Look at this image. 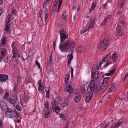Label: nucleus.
<instances>
[{"label":"nucleus","mask_w":128,"mask_h":128,"mask_svg":"<svg viewBox=\"0 0 128 128\" xmlns=\"http://www.w3.org/2000/svg\"><path fill=\"white\" fill-rule=\"evenodd\" d=\"M95 89V83L94 80H92L90 82L87 90V93L86 95V100L87 102H89L91 99L92 93Z\"/></svg>","instance_id":"obj_1"},{"label":"nucleus","mask_w":128,"mask_h":128,"mask_svg":"<svg viewBox=\"0 0 128 128\" xmlns=\"http://www.w3.org/2000/svg\"><path fill=\"white\" fill-rule=\"evenodd\" d=\"M62 42H60L59 45V48L61 51L63 52H64L63 50H71L72 49L74 48L75 46L73 41H68L64 44L62 46Z\"/></svg>","instance_id":"obj_2"},{"label":"nucleus","mask_w":128,"mask_h":128,"mask_svg":"<svg viewBox=\"0 0 128 128\" xmlns=\"http://www.w3.org/2000/svg\"><path fill=\"white\" fill-rule=\"evenodd\" d=\"M62 0H55L52 6V11L50 13L51 15H53L55 12L58 5V8L57 11L58 12L59 9L62 4Z\"/></svg>","instance_id":"obj_3"},{"label":"nucleus","mask_w":128,"mask_h":128,"mask_svg":"<svg viewBox=\"0 0 128 128\" xmlns=\"http://www.w3.org/2000/svg\"><path fill=\"white\" fill-rule=\"evenodd\" d=\"M109 40L108 38L104 39L98 45V48L102 52H104L108 44Z\"/></svg>","instance_id":"obj_4"},{"label":"nucleus","mask_w":128,"mask_h":128,"mask_svg":"<svg viewBox=\"0 0 128 128\" xmlns=\"http://www.w3.org/2000/svg\"><path fill=\"white\" fill-rule=\"evenodd\" d=\"M104 62H106V64L104 66V68H106L110 64H112V60L111 57V53L108 54L103 58Z\"/></svg>","instance_id":"obj_5"},{"label":"nucleus","mask_w":128,"mask_h":128,"mask_svg":"<svg viewBox=\"0 0 128 128\" xmlns=\"http://www.w3.org/2000/svg\"><path fill=\"white\" fill-rule=\"evenodd\" d=\"M60 41L63 42L68 37V34L66 30L63 28L61 29L60 31Z\"/></svg>","instance_id":"obj_6"},{"label":"nucleus","mask_w":128,"mask_h":128,"mask_svg":"<svg viewBox=\"0 0 128 128\" xmlns=\"http://www.w3.org/2000/svg\"><path fill=\"white\" fill-rule=\"evenodd\" d=\"M95 22V20L94 19L92 18H91L90 21L87 25V27L86 28L85 30H82L80 31V33L81 34L84 33L85 32L88 31L92 28L94 23Z\"/></svg>","instance_id":"obj_7"},{"label":"nucleus","mask_w":128,"mask_h":128,"mask_svg":"<svg viewBox=\"0 0 128 128\" xmlns=\"http://www.w3.org/2000/svg\"><path fill=\"white\" fill-rule=\"evenodd\" d=\"M91 76L93 78L94 80L96 82H97V83L99 82V77L100 76L99 73L98 71H95L92 72Z\"/></svg>","instance_id":"obj_8"},{"label":"nucleus","mask_w":128,"mask_h":128,"mask_svg":"<svg viewBox=\"0 0 128 128\" xmlns=\"http://www.w3.org/2000/svg\"><path fill=\"white\" fill-rule=\"evenodd\" d=\"M15 114L14 112L10 109L8 110L5 113L6 116L10 118H12L15 116Z\"/></svg>","instance_id":"obj_9"},{"label":"nucleus","mask_w":128,"mask_h":128,"mask_svg":"<svg viewBox=\"0 0 128 128\" xmlns=\"http://www.w3.org/2000/svg\"><path fill=\"white\" fill-rule=\"evenodd\" d=\"M7 50L5 48H3L0 50V58H3L7 54Z\"/></svg>","instance_id":"obj_10"},{"label":"nucleus","mask_w":128,"mask_h":128,"mask_svg":"<svg viewBox=\"0 0 128 128\" xmlns=\"http://www.w3.org/2000/svg\"><path fill=\"white\" fill-rule=\"evenodd\" d=\"M73 52V50H71L70 51H69V52H70V54L68 55L67 57L68 60V64H70L73 58V56L72 55Z\"/></svg>","instance_id":"obj_11"},{"label":"nucleus","mask_w":128,"mask_h":128,"mask_svg":"<svg viewBox=\"0 0 128 128\" xmlns=\"http://www.w3.org/2000/svg\"><path fill=\"white\" fill-rule=\"evenodd\" d=\"M12 52L13 54L12 58H15L16 57H18L19 58L20 57L19 55V53L17 48H14L12 50Z\"/></svg>","instance_id":"obj_12"},{"label":"nucleus","mask_w":128,"mask_h":128,"mask_svg":"<svg viewBox=\"0 0 128 128\" xmlns=\"http://www.w3.org/2000/svg\"><path fill=\"white\" fill-rule=\"evenodd\" d=\"M8 101L12 104H14L17 102L18 98L16 96H12L9 98Z\"/></svg>","instance_id":"obj_13"},{"label":"nucleus","mask_w":128,"mask_h":128,"mask_svg":"<svg viewBox=\"0 0 128 128\" xmlns=\"http://www.w3.org/2000/svg\"><path fill=\"white\" fill-rule=\"evenodd\" d=\"M0 106L3 110H6L8 109V107L6 102L3 100H2L1 102Z\"/></svg>","instance_id":"obj_14"},{"label":"nucleus","mask_w":128,"mask_h":128,"mask_svg":"<svg viewBox=\"0 0 128 128\" xmlns=\"http://www.w3.org/2000/svg\"><path fill=\"white\" fill-rule=\"evenodd\" d=\"M8 78V76L5 74H0V82H4Z\"/></svg>","instance_id":"obj_15"},{"label":"nucleus","mask_w":128,"mask_h":128,"mask_svg":"<svg viewBox=\"0 0 128 128\" xmlns=\"http://www.w3.org/2000/svg\"><path fill=\"white\" fill-rule=\"evenodd\" d=\"M65 91H66L69 93L72 94L73 92V90L71 86L69 84L66 86L64 89Z\"/></svg>","instance_id":"obj_16"},{"label":"nucleus","mask_w":128,"mask_h":128,"mask_svg":"<svg viewBox=\"0 0 128 128\" xmlns=\"http://www.w3.org/2000/svg\"><path fill=\"white\" fill-rule=\"evenodd\" d=\"M115 35L116 36H120V37L122 36L124 34V32L122 30L118 31H115Z\"/></svg>","instance_id":"obj_17"},{"label":"nucleus","mask_w":128,"mask_h":128,"mask_svg":"<svg viewBox=\"0 0 128 128\" xmlns=\"http://www.w3.org/2000/svg\"><path fill=\"white\" fill-rule=\"evenodd\" d=\"M82 97V95L80 94H77L74 98V101L76 103H77L80 100L81 98Z\"/></svg>","instance_id":"obj_18"},{"label":"nucleus","mask_w":128,"mask_h":128,"mask_svg":"<svg viewBox=\"0 0 128 128\" xmlns=\"http://www.w3.org/2000/svg\"><path fill=\"white\" fill-rule=\"evenodd\" d=\"M105 86V85L102 84L101 86H100V85L98 84L96 86V89L97 91H99L100 90H102L104 88Z\"/></svg>","instance_id":"obj_19"},{"label":"nucleus","mask_w":128,"mask_h":128,"mask_svg":"<svg viewBox=\"0 0 128 128\" xmlns=\"http://www.w3.org/2000/svg\"><path fill=\"white\" fill-rule=\"evenodd\" d=\"M6 38L5 37H3L2 39L1 40V42L0 44V46L2 47L4 46V45L6 44Z\"/></svg>","instance_id":"obj_20"},{"label":"nucleus","mask_w":128,"mask_h":128,"mask_svg":"<svg viewBox=\"0 0 128 128\" xmlns=\"http://www.w3.org/2000/svg\"><path fill=\"white\" fill-rule=\"evenodd\" d=\"M109 77H107L104 78V79L102 84L105 85V86L109 82Z\"/></svg>","instance_id":"obj_21"},{"label":"nucleus","mask_w":128,"mask_h":128,"mask_svg":"<svg viewBox=\"0 0 128 128\" xmlns=\"http://www.w3.org/2000/svg\"><path fill=\"white\" fill-rule=\"evenodd\" d=\"M125 0H121L118 5L120 8V9H123V7L124 5V1Z\"/></svg>","instance_id":"obj_22"},{"label":"nucleus","mask_w":128,"mask_h":128,"mask_svg":"<svg viewBox=\"0 0 128 128\" xmlns=\"http://www.w3.org/2000/svg\"><path fill=\"white\" fill-rule=\"evenodd\" d=\"M66 11H64L63 13L62 14L61 16L62 18L65 21L68 18L67 15L66 14Z\"/></svg>","instance_id":"obj_23"},{"label":"nucleus","mask_w":128,"mask_h":128,"mask_svg":"<svg viewBox=\"0 0 128 128\" xmlns=\"http://www.w3.org/2000/svg\"><path fill=\"white\" fill-rule=\"evenodd\" d=\"M76 50L77 52L79 53L82 52L84 51V48L82 46H79L78 47Z\"/></svg>","instance_id":"obj_24"},{"label":"nucleus","mask_w":128,"mask_h":128,"mask_svg":"<svg viewBox=\"0 0 128 128\" xmlns=\"http://www.w3.org/2000/svg\"><path fill=\"white\" fill-rule=\"evenodd\" d=\"M52 108L53 109H54V108L56 107L57 106H58V103L56 101L53 102L52 103Z\"/></svg>","instance_id":"obj_25"},{"label":"nucleus","mask_w":128,"mask_h":128,"mask_svg":"<svg viewBox=\"0 0 128 128\" xmlns=\"http://www.w3.org/2000/svg\"><path fill=\"white\" fill-rule=\"evenodd\" d=\"M54 110L55 112L57 114L59 113L61 110L60 107L58 106L54 108Z\"/></svg>","instance_id":"obj_26"},{"label":"nucleus","mask_w":128,"mask_h":128,"mask_svg":"<svg viewBox=\"0 0 128 128\" xmlns=\"http://www.w3.org/2000/svg\"><path fill=\"white\" fill-rule=\"evenodd\" d=\"M48 9L47 8H46L44 10V19L45 22H46L48 17Z\"/></svg>","instance_id":"obj_27"},{"label":"nucleus","mask_w":128,"mask_h":128,"mask_svg":"<svg viewBox=\"0 0 128 128\" xmlns=\"http://www.w3.org/2000/svg\"><path fill=\"white\" fill-rule=\"evenodd\" d=\"M111 55L112 60H113L114 61H115L117 60V54L115 53L112 54H111Z\"/></svg>","instance_id":"obj_28"},{"label":"nucleus","mask_w":128,"mask_h":128,"mask_svg":"<svg viewBox=\"0 0 128 128\" xmlns=\"http://www.w3.org/2000/svg\"><path fill=\"white\" fill-rule=\"evenodd\" d=\"M115 85H112L108 89L109 92L113 91L115 89Z\"/></svg>","instance_id":"obj_29"},{"label":"nucleus","mask_w":128,"mask_h":128,"mask_svg":"<svg viewBox=\"0 0 128 128\" xmlns=\"http://www.w3.org/2000/svg\"><path fill=\"white\" fill-rule=\"evenodd\" d=\"M108 124H106L105 122L101 124L100 125V128H106L108 126Z\"/></svg>","instance_id":"obj_30"},{"label":"nucleus","mask_w":128,"mask_h":128,"mask_svg":"<svg viewBox=\"0 0 128 128\" xmlns=\"http://www.w3.org/2000/svg\"><path fill=\"white\" fill-rule=\"evenodd\" d=\"M4 99L8 100L10 98L9 97V95L8 92H6V94L4 95Z\"/></svg>","instance_id":"obj_31"},{"label":"nucleus","mask_w":128,"mask_h":128,"mask_svg":"<svg viewBox=\"0 0 128 128\" xmlns=\"http://www.w3.org/2000/svg\"><path fill=\"white\" fill-rule=\"evenodd\" d=\"M110 17H107L106 18L105 20L103 21V22L102 23V26H104V25L107 22L109 18Z\"/></svg>","instance_id":"obj_32"},{"label":"nucleus","mask_w":128,"mask_h":128,"mask_svg":"<svg viewBox=\"0 0 128 128\" xmlns=\"http://www.w3.org/2000/svg\"><path fill=\"white\" fill-rule=\"evenodd\" d=\"M92 69L94 70H99L98 65L97 64H95L92 67Z\"/></svg>","instance_id":"obj_33"},{"label":"nucleus","mask_w":128,"mask_h":128,"mask_svg":"<svg viewBox=\"0 0 128 128\" xmlns=\"http://www.w3.org/2000/svg\"><path fill=\"white\" fill-rule=\"evenodd\" d=\"M5 28L4 31L5 32H6V33H7L8 32H9L10 29V26H5Z\"/></svg>","instance_id":"obj_34"},{"label":"nucleus","mask_w":128,"mask_h":128,"mask_svg":"<svg viewBox=\"0 0 128 128\" xmlns=\"http://www.w3.org/2000/svg\"><path fill=\"white\" fill-rule=\"evenodd\" d=\"M52 58H49L48 60V66H51L52 64Z\"/></svg>","instance_id":"obj_35"},{"label":"nucleus","mask_w":128,"mask_h":128,"mask_svg":"<svg viewBox=\"0 0 128 128\" xmlns=\"http://www.w3.org/2000/svg\"><path fill=\"white\" fill-rule=\"evenodd\" d=\"M95 4L94 2L92 3L91 8L90 9V10L91 11V10H93L95 7Z\"/></svg>","instance_id":"obj_36"},{"label":"nucleus","mask_w":128,"mask_h":128,"mask_svg":"<svg viewBox=\"0 0 128 128\" xmlns=\"http://www.w3.org/2000/svg\"><path fill=\"white\" fill-rule=\"evenodd\" d=\"M47 110V111H44L45 114V117L46 118H48L50 116L49 114V111L48 110Z\"/></svg>","instance_id":"obj_37"},{"label":"nucleus","mask_w":128,"mask_h":128,"mask_svg":"<svg viewBox=\"0 0 128 128\" xmlns=\"http://www.w3.org/2000/svg\"><path fill=\"white\" fill-rule=\"evenodd\" d=\"M16 108L17 109V110L19 111H21L22 110V109L21 108V107L18 105V104L16 106Z\"/></svg>","instance_id":"obj_38"},{"label":"nucleus","mask_w":128,"mask_h":128,"mask_svg":"<svg viewBox=\"0 0 128 128\" xmlns=\"http://www.w3.org/2000/svg\"><path fill=\"white\" fill-rule=\"evenodd\" d=\"M50 2V0H45L44 1V6H46L48 5V4Z\"/></svg>","instance_id":"obj_39"},{"label":"nucleus","mask_w":128,"mask_h":128,"mask_svg":"<svg viewBox=\"0 0 128 128\" xmlns=\"http://www.w3.org/2000/svg\"><path fill=\"white\" fill-rule=\"evenodd\" d=\"M44 89V87L43 86H39L38 87V90L39 92L41 91L42 92Z\"/></svg>","instance_id":"obj_40"},{"label":"nucleus","mask_w":128,"mask_h":128,"mask_svg":"<svg viewBox=\"0 0 128 128\" xmlns=\"http://www.w3.org/2000/svg\"><path fill=\"white\" fill-rule=\"evenodd\" d=\"M67 100V99H66L65 100L63 104V105L64 106L66 107L68 105V102Z\"/></svg>","instance_id":"obj_41"},{"label":"nucleus","mask_w":128,"mask_h":128,"mask_svg":"<svg viewBox=\"0 0 128 128\" xmlns=\"http://www.w3.org/2000/svg\"><path fill=\"white\" fill-rule=\"evenodd\" d=\"M48 102H46L44 104V106L46 108L47 110L48 109Z\"/></svg>","instance_id":"obj_42"},{"label":"nucleus","mask_w":128,"mask_h":128,"mask_svg":"<svg viewBox=\"0 0 128 128\" xmlns=\"http://www.w3.org/2000/svg\"><path fill=\"white\" fill-rule=\"evenodd\" d=\"M122 123V122L121 120H118L117 122L115 123L116 127L118 126Z\"/></svg>","instance_id":"obj_43"},{"label":"nucleus","mask_w":128,"mask_h":128,"mask_svg":"<svg viewBox=\"0 0 128 128\" xmlns=\"http://www.w3.org/2000/svg\"><path fill=\"white\" fill-rule=\"evenodd\" d=\"M14 113L15 114V116L18 118H19L20 116V114L19 112H18L16 111L14 112Z\"/></svg>","instance_id":"obj_44"},{"label":"nucleus","mask_w":128,"mask_h":128,"mask_svg":"<svg viewBox=\"0 0 128 128\" xmlns=\"http://www.w3.org/2000/svg\"><path fill=\"white\" fill-rule=\"evenodd\" d=\"M16 11H15L14 10H13L12 12V16H16Z\"/></svg>","instance_id":"obj_45"},{"label":"nucleus","mask_w":128,"mask_h":128,"mask_svg":"<svg viewBox=\"0 0 128 128\" xmlns=\"http://www.w3.org/2000/svg\"><path fill=\"white\" fill-rule=\"evenodd\" d=\"M59 116L60 117L62 120H65L66 119V117L64 116L62 114H59Z\"/></svg>","instance_id":"obj_46"},{"label":"nucleus","mask_w":128,"mask_h":128,"mask_svg":"<svg viewBox=\"0 0 128 128\" xmlns=\"http://www.w3.org/2000/svg\"><path fill=\"white\" fill-rule=\"evenodd\" d=\"M10 24V20H8L6 23V26H9Z\"/></svg>","instance_id":"obj_47"},{"label":"nucleus","mask_w":128,"mask_h":128,"mask_svg":"<svg viewBox=\"0 0 128 128\" xmlns=\"http://www.w3.org/2000/svg\"><path fill=\"white\" fill-rule=\"evenodd\" d=\"M121 29V26L119 25H118L117 27L116 28V30L117 31H118L120 30Z\"/></svg>","instance_id":"obj_48"},{"label":"nucleus","mask_w":128,"mask_h":128,"mask_svg":"<svg viewBox=\"0 0 128 128\" xmlns=\"http://www.w3.org/2000/svg\"><path fill=\"white\" fill-rule=\"evenodd\" d=\"M104 62V61L103 59L100 61L99 63V66L100 67L102 64Z\"/></svg>","instance_id":"obj_49"},{"label":"nucleus","mask_w":128,"mask_h":128,"mask_svg":"<svg viewBox=\"0 0 128 128\" xmlns=\"http://www.w3.org/2000/svg\"><path fill=\"white\" fill-rule=\"evenodd\" d=\"M35 64L38 66V68L40 69V65L39 63L38 62L37 60L36 61Z\"/></svg>","instance_id":"obj_50"},{"label":"nucleus","mask_w":128,"mask_h":128,"mask_svg":"<svg viewBox=\"0 0 128 128\" xmlns=\"http://www.w3.org/2000/svg\"><path fill=\"white\" fill-rule=\"evenodd\" d=\"M115 70V68H114L113 70H111L110 71L109 73H110V74H111V75H112L114 73Z\"/></svg>","instance_id":"obj_51"},{"label":"nucleus","mask_w":128,"mask_h":128,"mask_svg":"<svg viewBox=\"0 0 128 128\" xmlns=\"http://www.w3.org/2000/svg\"><path fill=\"white\" fill-rule=\"evenodd\" d=\"M49 92L50 91L46 92V96L48 98H49Z\"/></svg>","instance_id":"obj_52"},{"label":"nucleus","mask_w":128,"mask_h":128,"mask_svg":"<svg viewBox=\"0 0 128 128\" xmlns=\"http://www.w3.org/2000/svg\"><path fill=\"white\" fill-rule=\"evenodd\" d=\"M45 89L46 92L50 91L49 88L48 86L45 87Z\"/></svg>","instance_id":"obj_53"},{"label":"nucleus","mask_w":128,"mask_h":128,"mask_svg":"<svg viewBox=\"0 0 128 128\" xmlns=\"http://www.w3.org/2000/svg\"><path fill=\"white\" fill-rule=\"evenodd\" d=\"M115 127H117L115 123H114L111 126V128H114Z\"/></svg>","instance_id":"obj_54"},{"label":"nucleus","mask_w":128,"mask_h":128,"mask_svg":"<svg viewBox=\"0 0 128 128\" xmlns=\"http://www.w3.org/2000/svg\"><path fill=\"white\" fill-rule=\"evenodd\" d=\"M120 22L121 24L123 25H124L125 24V22L124 21V20H120Z\"/></svg>","instance_id":"obj_55"},{"label":"nucleus","mask_w":128,"mask_h":128,"mask_svg":"<svg viewBox=\"0 0 128 128\" xmlns=\"http://www.w3.org/2000/svg\"><path fill=\"white\" fill-rule=\"evenodd\" d=\"M28 100V98L27 97H24L23 99L24 102H26Z\"/></svg>","instance_id":"obj_56"},{"label":"nucleus","mask_w":128,"mask_h":128,"mask_svg":"<svg viewBox=\"0 0 128 128\" xmlns=\"http://www.w3.org/2000/svg\"><path fill=\"white\" fill-rule=\"evenodd\" d=\"M11 15L10 14H8L7 16L8 20H10Z\"/></svg>","instance_id":"obj_57"},{"label":"nucleus","mask_w":128,"mask_h":128,"mask_svg":"<svg viewBox=\"0 0 128 128\" xmlns=\"http://www.w3.org/2000/svg\"><path fill=\"white\" fill-rule=\"evenodd\" d=\"M2 120H0V128H2Z\"/></svg>","instance_id":"obj_58"},{"label":"nucleus","mask_w":128,"mask_h":128,"mask_svg":"<svg viewBox=\"0 0 128 128\" xmlns=\"http://www.w3.org/2000/svg\"><path fill=\"white\" fill-rule=\"evenodd\" d=\"M65 78L69 79V75L68 74H66Z\"/></svg>","instance_id":"obj_59"},{"label":"nucleus","mask_w":128,"mask_h":128,"mask_svg":"<svg viewBox=\"0 0 128 128\" xmlns=\"http://www.w3.org/2000/svg\"><path fill=\"white\" fill-rule=\"evenodd\" d=\"M69 79H66V78H64V82L66 84H67L68 83L67 82H68Z\"/></svg>","instance_id":"obj_60"},{"label":"nucleus","mask_w":128,"mask_h":128,"mask_svg":"<svg viewBox=\"0 0 128 128\" xmlns=\"http://www.w3.org/2000/svg\"><path fill=\"white\" fill-rule=\"evenodd\" d=\"M41 82H42L41 80H39V82L38 83V86H42L41 84Z\"/></svg>","instance_id":"obj_61"},{"label":"nucleus","mask_w":128,"mask_h":128,"mask_svg":"<svg viewBox=\"0 0 128 128\" xmlns=\"http://www.w3.org/2000/svg\"><path fill=\"white\" fill-rule=\"evenodd\" d=\"M53 44L54 49L55 50V46H56V41H55L53 42Z\"/></svg>","instance_id":"obj_62"},{"label":"nucleus","mask_w":128,"mask_h":128,"mask_svg":"<svg viewBox=\"0 0 128 128\" xmlns=\"http://www.w3.org/2000/svg\"><path fill=\"white\" fill-rule=\"evenodd\" d=\"M3 92V89L1 87H0V94H2Z\"/></svg>","instance_id":"obj_63"},{"label":"nucleus","mask_w":128,"mask_h":128,"mask_svg":"<svg viewBox=\"0 0 128 128\" xmlns=\"http://www.w3.org/2000/svg\"><path fill=\"white\" fill-rule=\"evenodd\" d=\"M78 19V18L76 17V15L74 16V21H76L77 19Z\"/></svg>","instance_id":"obj_64"}]
</instances>
